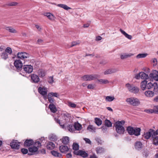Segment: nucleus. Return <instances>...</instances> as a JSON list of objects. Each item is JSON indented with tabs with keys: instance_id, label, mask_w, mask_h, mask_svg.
Listing matches in <instances>:
<instances>
[{
	"instance_id": "f257e3e1",
	"label": "nucleus",
	"mask_w": 158,
	"mask_h": 158,
	"mask_svg": "<svg viewBox=\"0 0 158 158\" xmlns=\"http://www.w3.org/2000/svg\"><path fill=\"white\" fill-rule=\"evenodd\" d=\"M127 131L128 133L131 135H135L138 136L140 135L141 129L140 128H134L131 126L127 127Z\"/></svg>"
},
{
	"instance_id": "f03ea898",
	"label": "nucleus",
	"mask_w": 158,
	"mask_h": 158,
	"mask_svg": "<svg viewBox=\"0 0 158 158\" xmlns=\"http://www.w3.org/2000/svg\"><path fill=\"white\" fill-rule=\"evenodd\" d=\"M99 77L98 74L86 75L82 76V78L84 81H90L97 79Z\"/></svg>"
},
{
	"instance_id": "7ed1b4c3",
	"label": "nucleus",
	"mask_w": 158,
	"mask_h": 158,
	"mask_svg": "<svg viewBox=\"0 0 158 158\" xmlns=\"http://www.w3.org/2000/svg\"><path fill=\"white\" fill-rule=\"evenodd\" d=\"M126 101L129 104L133 106H137L140 104V102L138 99L136 98H127Z\"/></svg>"
},
{
	"instance_id": "20e7f679",
	"label": "nucleus",
	"mask_w": 158,
	"mask_h": 158,
	"mask_svg": "<svg viewBox=\"0 0 158 158\" xmlns=\"http://www.w3.org/2000/svg\"><path fill=\"white\" fill-rule=\"evenodd\" d=\"M126 87L128 88L129 91L136 94L138 93L139 91V88L136 86L131 85L130 84L127 83L126 85Z\"/></svg>"
},
{
	"instance_id": "39448f33",
	"label": "nucleus",
	"mask_w": 158,
	"mask_h": 158,
	"mask_svg": "<svg viewBox=\"0 0 158 158\" xmlns=\"http://www.w3.org/2000/svg\"><path fill=\"white\" fill-rule=\"evenodd\" d=\"M114 126L115 127L116 132L119 135H123L124 134L125 130L124 127L122 125H118L114 124Z\"/></svg>"
},
{
	"instance_id": "423d86ee",
	"label": "nucleus",
	"mask_w": 158,
	"mask_h": 158,
	"mask_svg": "<svg viewBox=\"0 0 158 158\" xmlns=\"http://www.w3.org/2000/svg\"><path fill=\"white\" fill-rule=\"evenodd\" d=\"M20 144L17 140L13 139L10 143V145L11 148L18 150L20 148Z\"/></svg>"
},
{
	"instance_id": "0eeeda50",
	"label": "nucleus",
	"mask_w": 158,
	"mask_h": 158,
	"mask_svg": "<svg viewBox=\"0 0 158 158\" xmlns=\"http://www.w3.org/2000/svg\"><path fill=\"white\" fill-rule=\"evenodd\" d=\"M31 82L34 83H37L40 81V78L38 75L35 74H32L30 75Z\"/></svg>"
},
{
	"instance_id": "6e6552de",
	"label": "nucleus",
	"mask_w": 158,
	"mask_h": 158,
	"mask_svg": "<svg viewBox=\"0 0 158 158\" xmlns=\"http://www.w3.org/2000/svg\"><path fill=\"white\" fill-rule=\"evenodd\" d=\"M14 64L17 70H20L22 69L23 66V63L20 60H15L14 62Z\"/></svg>"
},
{
	"instance_id": "1a4fd4ad",
	"label": "nucleus",
	"mask_w": 158,
	"mask_h": 158,
	"mask_svg": "<svg viewBox=\"0 0 158 158\" xmlns=\"http://www.w3.org/2000/svg\"><path fill=\"white\" fill-rule=\"evenodd\" d=\"M149 77L151 79L158 81V71L156 70H153L149 74Z\"/></svg>"
},
{
	"instance_id": "9d476101",
	"label": "nucleus",
	"mask_w": 158,
	"mask_h": 158,
	"mask_svg": "<svg viewBox=\"0 0 158 158\" xmlns=\"http://www.w3.org/2000/svg\"><path fill=\"white\" fill-rule=\"evenodd\" d=\"M154 130L152 129H150L148 132L144 133L143 135V136L145 139H148L152 137V135H154Z\"/></svg>"
},
{
	"instance_id": "9b49d317",
	"label": "nucleus",
	"mask_w": 158,
	"mask_h": 158,
	"mask_svg": "<svg viewBox=\"0 0 158 158\" xmlns=\"http://www.w3.org/2000/svg\"><path fill=\"white\" fill-rule=\"evenodd\" d=\"M23 69L26 73H30L33 71V67L31 65H25L23 66Z\"/></svg>"
},
{
	"instance_id": "f8f14e48",
	"label": "nucleus",
	"mask_w": 158,
	"mask_h": 158,
	"mask_svg": "<svg viewBox=\"0 0 158 158\" xmlns=\"http://www.w3.org/2000/svg\"><path fill=\"white\" fill-rule=\"evenodd\" d=\"M73 153L77 155L80 156L83 158L87 157L88 156L87 153L85 151L81 150H79L77 152L74 151Z\"/></svg>"
},
{
	"instance_id": "ddd939ff",
	"label": "nucleus",
	"mask_w": 158,
	"mask_h": 158,
	"mask_svg": "<svg viewBox=\"0 0 158 158\" xmlns=\"http://www.w3.org/2000/svg\"><path fill=\"white\" fill-rule=\"evenodd\" d=\"M18 58L23 59L29 57V54L25 52H18L17 54Z\"/></svg>"
},
{
	"instance_id": "4468645a",
	"label": "nucleus",
	"mask_w": 158,
	"mask_h": 158,
	"mask_svg": "<svg viewBox=\"0 0 158 158\" xmlns=\"http://www.w3.org/2000/svg\"><path fill=\"white\" fill-rule=\"evenodd\" d=\"M34 142L32 139H27L24 142V146L30 147L34 144Z\"/></svg>"
},
{
	"instance_id": "2eb2a0df",
	"label": "nucleus",
	"mask_w": 158,
	"mask_h": 158,
	"mask_svg": "<svg viewBox=\"0 0 158 158\" xmlns=\"http://www.w3.org/2000/svg\"><path fill=\"white\" fill-rule=\"evenodd\" d=\"M59 150L61 152L66 153L68 152L69 148L67 146L61 145L59 147Z\"/></svg>"
},
{
	"instance_id": "dca6fc26",
	"label": "nucleus",
	"mask_w": 158,
	"mask_h": 158,
	"mask_svg": "<svg viewBox=\"0 0 158 158\" xmlns=\"http://www.w3.org/2000/svg\"><path fill=\"white\" fill-rule=\"evenodd\" d=\"M38 92L42 95L47 94V91L46 90L45 87H40L38 88Z\"/></svg>"
},
{
	"instance_id": "f3484780",
	"label": "nucleus",
	"mask_w": 158,
	"mask_h": 158,
	"mask_svg": "<svg viewBox=\"0 0 158 158\" xmlns=\"http://www.w3.org/2000/svg\"><path fill=\"white\" fill-rule=\"evenodd\" d=\"M118 70L116 69H111L106 70L104 72L105 75L111 74L116 73L118 71Z\"/></svg>"
},
{
	"instance_id": "a211bd4d",
	"label": "nucleus",
	"mask_w": 158,
	"mask_h": 158,
	"mask_svg": "<svg viewBox=\"0 0 158 158\" xmlns=\"http://www.w3.org/2000/svg\"><path fill=\"white\" fill-rule=\"evenodd\" d=\"M44 16H47L50 20L53 21L55 20V17L52 14L49 12H46L43 14Z\"/></svg>"
},
{
	"instance_id": "6ab92c4d",
	"label": "nucleus",
	"mask_w": 158,
	"mask_h": 158,
	"mask_svg": "<svg viewBox=\"0 0 158 158\" xmlns=\"http://www.w3.org/2000/svg\"><path fill=\"white\" fill-rule=\"evenodd\" d=\"M152 144L155 146L158 145V136L154 134L152 135Z\"/></svg>"
},
{
	"instance_id": "aec40b11",
	"label": "nucleus",
	"mask_w": 158,
	"mask_h": 158,
	"mask_svg": "<svg viewBox=\"0 0 158 158\" xmlns=\"http://www.w3.org/2000/svg\"><path fill=\"white\" fill-rule=\"evenodd\" d=\"M74 127L75 130L80 131L82 129V125L78 122H76L74 123Z\"/></svg>"
},
{
	"instance_id": "412c9836",
	"label": "nucleus",
	"mask_w": 158,
	"mask_h": 158,
	"mask_svg": "<svg viewBox=\"0 0 158 158\" xmlns=\"http://www.w3.org/2000/svg\"><path fill=\"white\" fill-rule=\"evenodd\" d=\"M55 147V144L51 142H49L46 145V148L47 149L49 150H52Z\"/></svg>"
},
{
	"instance_id": "4be33fe9",
	"label": "nucleus",
	"mask_w": 158,
	"mask_h": 158,
	"mask_svg": "<svg viewBox=\"0 0 158 158\" xmlns=\"http://www.w3.org/2000/svg\"><path fill=\"white\" fill-rule=\"evenodd\" d=\"M142 145L143 144L141 142H136L135 144V148L138 150H139L142 148Z\"/></svg>"
},
{
	"instance_id": "5701e85b",
	"label": "nucleus",
	"mask_w": 158,
	"mask_h": 158,
	"mask_svg": "<svg viewBox=\"0 0 158 158\" xmlns=\"http://www.w3.org/2000/svg\"><path fill=\"white\" fill-rule=\"evenodd\" d=\"M49 108L51 111L53 113H55L57 111L56 107L54 104H50L49 106Z\"/></svg>"
},
{
	"instance_id": "b1692460",
	"label": "nucleus",
	"mask_w": 158,
	"mask_h": 158,
	"mask_svg": "<svg viewBox=\"0 0 158 158\" xmlns=\"http://www.w3.org/2000/svg\"><path fill=\"white\" fill-rule=\"evenodd\" d=\"M148 81L144 80L142 81L141 84V87L143 90H145L147 88V83Z\"/></svg>"
},
{
	"instance_id": "393cba45",
	"label": "nucleus",
	"mask_w": 158,
	"mask_h": 158,
	"mask_svg": "<svg viewBox=\"0 0 158 158\" xmlns=\"http://www.w3.org/2000/svg\"><path fill=\"white\" fill-rule=\"evenodd\" d=\"M39 76L41 78H43L45 75V72L42 69H39L38 71Z\"/></svg>"
},
{
	"instance_id": "a878e982",
	"label": "nucleus",
	"mask_w": 158,
	"mask_h": 158,
	"mask_svg": "<svg viewBox=\"0 0 158 158\" xmlns=\"http://www.w3.org/2000/svg\"><path fill=\"white\" fill-rule=\"evenodd\" d=\"M119 31L121 33L125 36L129 40L131 39L132 38L131 35H128L121 29H120Z\"/></svg>"
},
{
	"instance_id": "bb28decb",
	"label": "nucleus",
	"mask_w": 158,
	"mask_h": 158,
	"mask_svg": "<svg viewBox=\"0 0 158 158\" xmlns=\"http://www.w3.org/2000/svg\"><path fill=\"white\" fill-rule=\"evenodd\" d=\"M140 78L143 79H148L149 76L148 74H147L143 72H141L140 73Z\"/></svg>"
},
{
	"instance_id": "cd10ccee",
	"label": "nucleus",
	"mask_w": 158,
	"mask_h": 158,
	"mask_svg": "<svg viewBox=\"0 0 158 158\" xmlns=\"http://www.w3.org/2000/svg\"><path fill=\"white\" fill-rule=\"evenodd\" d=\"M51 152L52 154L55 157H61L62 156L61 154L57 151L53 150Z\"/></svg>"
},
{
	"instance_id": "c85d7f7f",
	"label": "nucleus",
	"mask_w": 158,
	"mask_h": 158,
	"mask_svg": "<svg viewBox=\"0 0 158 158\" xmlns=\"http://www.w3.org/2000/svg\"><path fill=\"white\" fill-rule=\"evenodd\" d=\"M69 142V138L67 136L63 137L62 139V142L64 144H67Z\"/></svg>"
},
{
	"instance_id": "c756f323",
	"label": "nucleus",
	"mask_w": 158,
	"mask_h": 158,
	"mask_svg": "<svg viewBox=\"0 0 158 158\" xmlns=\"http://www.w3.org/2000/svg\"><path fill=\"white\" fill-rule=\"evenodd\" d=\"M145 95L148 97H152L154 95V93L151 91L148 90L146 91L145 92Z\"/></svg>"
},
{
	"instance_id": "7c9ffc66",
	"label": "nucleus",
	"mask_w": 158,
	"mask_h": 158,
	"mask_svg": "<svg viewBox=\"0 0 158 158\" xmlns=\"http://www.w3.org/2000/svg\"><path fill=\"white\" fill-rule=\"evenodd\" d=\"M18 3L16 2H11L9 3H6L4 5L3 7H6V6H13L17 5Z\"/></svg>"
},
{
	"instance_id": "2f4dec72",
	"label": "nucleus",
	"mask_w": 158,
	"mask_h": 158,
	"mask_svg": "<svg viewBox=\"0 0 158 158\" xmlns=\"http://www.w3.org/2000/svg\"><path fill=\"white\" fill-rule=\"evenodd\" d=\"M57 6L63 8L64 9L68 10L69 9H71V8L67 6L66 5L64 4H58Z\"/></svg>"
},
{
	"instance_id": "473e14b6",
	"label": "nucleus",
	"mask_w": 158,
	"mask_h": 158,
	"mask_svg": "<svg viewBox=\"0 0 158 158\" xmlns=\"http://www.w3.org/2000/svg\"><path fill=\"white\" fill-rule=\"evenodd\" d=\"M28 150L30 152L33 153L37 152L38 150V148L37 147L33 146L29 148Z\"/></svg>"
},
{
	"instance_id": "72a5a7b5",
	"label": "nucleus",
	"mask_w": 158,
	"mask_h": 158,
	"mask_svg": "<svg viewBox=\"0 0 158 158\" xmlns=\"http://www.w3.org/2000/svg\"><path fill=\"white\" fill-rule=\"evenodd\" d=\"M68 129L71 132H73L75 131V129L74 127V124H70L67 127Z\"/></svg>"
},
{
	"instance_id": "f704fd0d",
	"label": "nucleus",
	"mask_w": 158,
	"mask_h": 158,
	"mask_svg": "<svg viewBox=\"0 0 158 158\" xmlns=\"http://www.w3.org/2000/svg\"><path fill=\"white\" fill-rule=\"evenodd\" d=\"M95 122L96 124L98 126H99L102 124V120L100 118H95Z\"/></svg>"
},
{
	"instance_id": "c9c22d12",
	"label": "nucleus",
	"mask_w": 158,
	"mask_h": 158,
	"mask_svg": "<svg viewBox=\"0 0 158 158\" xmlns=\"http://www.w3.org/2000/svg\"><path fill=\"white\" fill-rule=\"evenodd\" d=\"M97 153H100L104 151V149L102 147H97L96 149Z\"/></svg>"
},
{
	"instance_id": "e433bc0d",
	"label": "nucleus",
	"mask_w": 158,
	"mask_h": 158,
	"mask_svg": "<svg viewBox=\"0 0 158 158\" xmlns=\"http://www.w3.org/2000/svg\"><path fill=\"white\" fill-rule=\"evenodd\" d=\"M112 123L109 120L106 119L105 121V126H106L107 127H110L112 126Z\"/></svg>"
},
{
	"instance_id": "4c0bfd02",
	"label": "nucleus",
	"mask_w": 158,
	"mask_h": 158,
	"mask_svg": "<svg viewBox=\"0 0 158 158\" xmlns=\"http://www.w3.org/2000/svg\"><path fill=\"white\" fill-rule=\"evenodd\" d=\"M79 145L77 143H73V149L75 151H77L79 149Z\"/></svg>"
},
{
	"instance_id": "58836bf2",
	"label": "nucleus",
	"mask_w": 158,
	"mask_h": 158,
	"mask_svg": "<svg viewBox=\"0 0 158 158\" xmlns=\"http://www.w3.org/2000/svg\"><path fill=\"white\" fill-rule=\"evenodd\" d=\"M132 55H133V54H124L123 55H121V56L120 57L122 59H123L130 57Z\"/></svg>"
},
{
	"instance_id": "ea45409f",
	"label": "nucleus",
	"mask_w": 158,
	"mask_h": 158,
	"mask_svg": "<svg viewBox=\"0 0 158 158\" xmlns=\"http://www.w3.org/2000/svg\"><path fill=\"white\" fill-rule=\"evenodd\" d=\"M114 99V96H107L105 100L107 102H111Z\"/></svg>"
},
{
	"instance_id": "a19ab883",
	"label": "nucleus",
	"mask_w": 158,
	"mask_h": 158,
	"mask_svg": "<svg viewBox=\"0 0 158 158\" xmlns=\"http://www.w3.org/2000/svg\"><path fill=\"white\" fill-rule=\"evenodd\" d=\"M2 58L4 60H6L8 58V55L6 52H3L1 55Z\"/></svg>"
},
{
	"instance_id": "79ce46f5",
	"label": "nucleus",
	"mask_w": 158,
	"mask_h": 158,
	"mask_svg": "<svg viewBox=\"0 0 158 158\" xmlns=\"http://www.w3.org/2000/svg\"><path fill=\"white\" fill-rule=\"evenodd\" d=\"M148 55L147 53L139 54L136 56L137 58H144L146 57Z\"/></svg>"
},
{
	"instance_id": "37998d69",
	"label": "nucleus",
	"mask_w": 158,
	"mask_h": 158,
	"mask_svg": "<svg viewBox=\"0 0 158 158\" xmlns=\"http://www.w3.org/2000/svg\"><path fill=\"white\" fill-rule=\"evenodd\" d=\"M97 81L100 82V84H106L109 83V82L107 80L98 79Z\"/></svg>"
},
{
	"instance_id": "c03bdc74",
	"label": "nucleus",
	"mask_w": 158,
	"mask_h": 158,
	"mask_svg": "<svg viewBox=\"0 0 158 158\" xmlns=\"http://www.w3.org/2000/svg\"><path fill=\"white\" fill-rule=\"evenodd\" d=\"M48 99L49 102L50 103V104H53L55 101V100L53 98L48 95Z\"/></svg>"
},
{
	"instance_id": "a18cd8bd",
	"label": "nucleus",
	"mask_w": 158,
	"mask_h": 158,
	"mask_svg": "<svg viewBox=\"0 0 158 158\" xmlns=\"http://www.w3.org/2000/svg\"><path fill=\"white\" fill-rule=\"evenodd\" d=\"M7 28L6 29V30L8 31L9 32L12 33H16L17 31L14 28L10 27L9 28V27H7Z\"/></svg>"
},
{
	"instance_id": "49530a36",
	"label": "nucleus",
	"mask_w": 158,
	"mask_h": 158,
	"mask_svg": "<svg viewBox=\"0 0 158 158\" xmlns=\"http://www.w3.org/2000/svg\"><path fill=\"white\" fill-rule=\"evenodd\" d=\"M48 96L51 97H57L58 96V94L57 93H53V92H50L48 94Z\"/></svg>"
},
{
	"instance_id": "de8ad7c7",
	"label": "nucleus",
	"mask_w": 158,
	"mask_h": 158,
	"mask_svg": "<svg viewBox=\"0 0 158 158\" xmlns=\"http://www.w3.org/2000/svg\"><path fill=\"white\" fill-rule=\"evenodd\" d=\"M88 130L91 131H94L95 130V128L92 125H89L87 127Z\"/></svg>"
},
{
	"instance_id": "09e8293b",
	"label": "nucleus",
	"mask_w": 158,
	"mask_h": 158,
	"mask_svg": "<svg viewBox=\"0 0 158 158\" xmlns=\"http://www.w3.org/2000/svg\"><path fill=\"white\" fill-rule=\"evenodd\" d=\"M125 123V121L124 120H122L121 121H118L116 122L115 123V124L119 125H124Z\"/></svg>"
},
{
	"instance_id": "8fccbe9b",
	"label": "nucleus",
	"mask_w": 158,
	"mask_h": 158,
	"mask_svg": "<svg viewBox=\"0 0 158 158\" xmlns=\"http://www.w3.org/2000/svg\"><path fill=\"white\" fill-rule=\"evenodd\" d=\"M49 138L50 140L53 141H54L57 140V137L56 136L54 135L50 136Z\"/></svg>"
},
{
	"instance_id": "3c124183",
	"label": "nucleus",
	"mask_w": 158,
	"mask_h": 158,
	"mask_svg": "<svg viewBox=\"0 0 158 158\" xmlns=\"http://www.w3.org/2000/svg\"><path fill=\"white\" fill-rule=\"evenodd\" d=\"M153 87V83L150 82L147 83V88L148 89H150Z\"/></svg>"
},
{
	"instance_id": "603ef678",
	"label": "nucleus",
	"mask_w": 158,
	"mask_h": 158,
	"mask_svg": "<svg viewBox=\"0 0 158 158\" xmlns=\"http://www.w3.org/2000/svg\"><path fill=\"white\" fill-rule=\"evenodd\" d=\"M48 82L50 84H52L54 82L53 77L50 76L49 77Z\"/></svg>"
},
{
	"instance_id": "864d4df0",
	"label": "nucleus",
	"mask_w": 158,
	"mask_h": 158,
	"mask_svg": "<svg viewBox=\"0 0 158 158\" xmlns=\"http://www.w3.org/2000/svg\"><path fill=\"white\" fill-rule=\"evenodd\" d=\"M21 152L24 154H27L28 152V150L27 149L23 148L21 150Z\"/></svg>"
},
{
	"instance_id": "5fc2aeb1",
	"label": "nucleus",
	"mask_w": 158,
	"mask_h": 158,
	"mask_svg": "<svg viewBox=\"0 0 158 158\" xmlns=\"http://www.w3.org/2000/svg\"><path fill=\"white\" fill-rule=\"evenodd\" d=\"M6 52H7L9 54H11L12 53V50L11 48L10 47H7L6 48Z\"/></svg>"
},
{
	"instance_id": "6e6d98bb",
	"label": "nucleus",
	"mask_w": 158,
	"mask_h": 158,
	"mask_svg": "<svg viewBox=\"0 0 158 158\" xmlns=\"http://www.w3.org/2000/svg\"><path fill=\"white\" fill-rule=\"evenodd\" d=\"M153 87H154V90H158V84L157 83L154 82L153 84Z\"/></svg>"
},
{
	"instance_id": "4d7b16f0",
	"label": "nucleus",
	"mask_w": 158,
	"mask_h": 158,
	"mask_svg": "<svg viewBox=\"0 0 158 158\" xmlns=\"http://www.w3.org/2000/svg\"><path fill=\"white\" fill-rule=\"evenodd\" d=\"M152 62L153 63V66H156L157 63V60L156 58H154L152 59Z\"/></svg>"
},
{
	"instance_id": "13d9d810",
	"label": "nucleus",
	"mask_w": 158,
	"mask_h": 158,
	"mask_svg": "<svg viewBox=\"0 0 158 158\" xmlns=\"http://www.w3.org/2000/svg\"><path fill=\"white\" fill-rule=\"evenodd\" d=\"M34 144L35 145H37V147L38 148L40 147L41 145V143L39 141L35 142L34 143Z\"/></svg>"
},
{
	"instance_id": "bf43d9fd",
	"label": "nucleus",
	"mask_w": 158,
	"mask_h": 158,
	"mask_svg": "<svg viewBox=\"0 0 158 158\" xmlns=\"http://www.w3.org/2000/svg\"><path fill=\"white\" fill-rule=\"evenodd\" d=\"M154 109L155 111V114H158V105L154 106Z\"/></svg>"
},
{
	"instance_id": "052dcab7",
	"label": "nucleus",
	"mask_w": 158,
	"mask_h": 158,
	"mask_svg": "<svg viewBox=\"0 0 158 158\" xmlns=\"http://www.w3.org/2000/svg\"><path fill=\"white\" fill-rule=\"evenodd\" d=\"M84 139L86 143H88L89 144H91V141L89 139L87 138H84Z\"/></svg>"
},
{
	"instance_id": "680f3d73",
	"label": "nucleus",
	"mask_w": 158,
	"mask_h": 158,
	"mask_svg": "<svg viewBox=\"0 0 158 158\" xmlns=\"http://www.w3.org/2000/svg\"><path fill=\"white\" fill-rule=\"evenodd\" d=\"M147 112L149 113H155V110H154V107L153 109H149L147 110Z\"/></svg>"
},
{
	"instance_id": "e2e57ef3",
	"label": "nucleus",
	"mask_w": 158,
	"mask_h": 158,
	"mask_svg": "<svg viewBox=\"0 0 158 158\" xmlns=\"http://www.w3.org/2000/svg\"><path fill=\"white\" fill-rule=\"evenodd\" d=\"M69 106L72 108H75L76 106V105L74 103L70 102L69 103Z\"/></svg>"
},
{
	"instance_id": "0e129e2a",
	"label": "nucleus",
	"mask_w": 158,
	"mask_h": 158,
	"mask_svg": "<svg viewBox=\"0 0 158 158\" xmlns=\"http://www.w3.org/2000/svg\"><path fill=\"white\" fill-rule=\"evenodd\" d=\"M79 44V43H78L76 41L73 42L71 43L70 47H73L74 46L76 45L77 44Z\"/></svg>"
},
{
	"instance_id": "69168bd1",
	"label": "nucleus",
	"mask_w": 158,
	"mask_h": 158,
	"mask_svg": "<svg viewBox=\"0 0 158 158\" xmlns=\"http://www.w3.org/2000/svg\"><path fill=\"white\" fill-rule=\"evenodd\" d=\"M87 87L88 89H93L94 87L92 84H89Z\"/></svg>"
},
{
	"instance_id": "338daca9",
	"label": "nucleus",
	"mask_w": 158,
	"mask_h": 158,
	"mask_svg": "<svg viewBox=\"0 0 158 158\" xmlns=\"http://www.w3.org/2000/svg\"><path fill=\"white\" fill-rule=\"evenodd\" d=\"M153 101L154 102H158V95L154 98Z\"/></svg>"
},
{
	"instance_id": "774afa93",
	"label": "nucleus",
	"mask_w": 158,
	"mask_h": 158,
	"mask_svg": "<svg viewBox=\"0 0 158 158\" xmlns=\"http://www.w3.org/2000/svg\"><path fill=\"white\" fill-rule=\"evenodd\" d=\"M66 156L67 158H71L72 157V155L70 153H68L66 154Z\"/></svg>"
}]
</instances>
